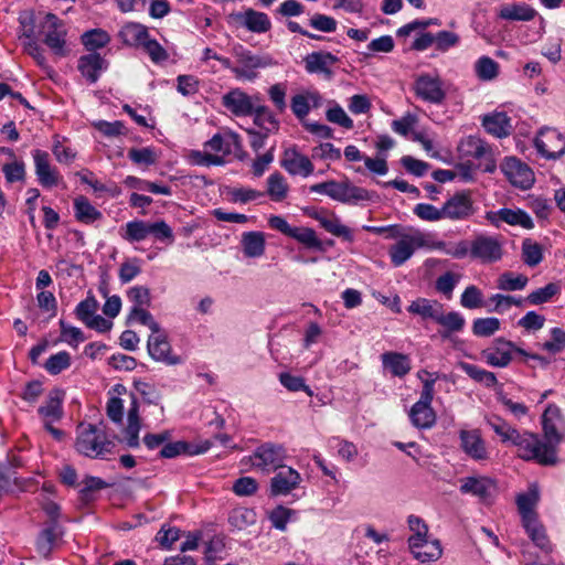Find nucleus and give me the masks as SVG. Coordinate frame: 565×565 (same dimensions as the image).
Segmentation results:
<instances>
[{
	"label": "nucleus",
	"instance_id": "obj_18",
	"mask_svg": "<svg viewBox=\"0 0 565 565\" xmlns=\"http://www.w3.org/2000/svg\"><path fill=\"white\" fill-rule=\"evenodd\" d=\"M63 529L58 522L45 523L36 539V552L43 557H49L56 542L62 537Z\"/></svg>",
	"mask_w": 565,
	"mask_h": 565
},
{
	"label": "nucleus",
	"instance_id": "obj_16",
	"mask_svg": "<svg viewBox=\"0 0 565 565\" xmlns=\"http://www.w3.org/2000/svg\"><path fill=\"white\" fill-rule=\"evenodd\" d=\"M241 26L253 33H266L271 28V21L265 12L247 9L232 14Z\"/></svg>",
	"mask_w": 565,
	"mask_h": 565
},
{
	"label": "nucleus",
	"instance_id": "obj_11",
	"mask_svg": "<svg viewBox=\"0 0 565 565\" xmlns=\"http://www.w3.org/2000/svg\"><path fill=\"white\" fill-rule=\"evenodd\" d=\"M414 90L418 98L430 104L439 105L446 98L443 81L430 74H420L414 83Z\"/></svg>",
	"mask_w": 565,
	"mask_h": 565
},
{
	"label": "nucleus",
	"instance_id": "obj_6",
	"mask_svg": "<svg viewBox=\"0 0 565 565\" xmlns=\"http://www.w3.org/2000/svg\"><path fill=\"white\" fill-rule=\"evenodd\" d=\"M397 238L398 241L388 250L391 262L395 267L406 263L416 249L426 246L425 234L412 227H403L402 235H398Z\"/></svg>",
	"mask_w": 565,
	"mask_h": 565
},
{
	"label": "nucleus",
	"instance_id": "obj_20",
	"mask_svg": "<svg viewBox=\"0 0 565 565\" xmlns=\"http://www.w3.org/2000/svg\"><path fill=\"white\" fill-rule=\"evenodd\" d=\"M281 167L292 175L308 177L313 172V164L309 158L299 153L296 149L285 150Z\"/></svg>",
	"mask_w": 565,
	"mask_h": 565
},
{
	"label": "nucleus",
	"instance_id": "obj_58",
	"mask_svg": "<svg viewBox=\"0 0 565 565\" xmlns=\"http://www.w3.org/2000/svg\"><path fill=\"white\" fill-rule=\"evenodd\" d=\"M461 278L460 274H455L452 271H446L441 276H439L436 280V289L447 296L448 298L451 296L456 285L459 282Z\"/></svg>",
	"mask_w": 565,
	"mask_h": 565
},
{
	"label": "nucleus",
	"instance_id": "obj_32",
	"mask_svg": "<svg viewBox=\"0 0 565 565\" xmlns=\"http://www.w3.org/2000/svg\"><path fill=\"white\" fill-rule=\"evenodd\" d=\"M412 554L422 563L436 562L441 557L443 548L438 540L419 542L417 547H409Z\"/></svg>",
	"mask_w": 565,
	"mask_h": 565
},
{
	"label": "nucleus",
	"instance_id": "obj_64",
	"mask_svg": "<svg viewBox=\"0 0 565 565\" xmlns=\"http://www.w3.org/2000/svg\"><path fill=\"white\" fill-rule=\"evenodd\" d=\"M542 349L553 354L565 349V331L557 327L551 329V340L544 342Z\"/></svg>",
	"mask_w": 565,
	"mask_h": 565
},
{
	"label": "nucleus",
	"instance_id": "obj_49",
	"mask_svg": "<svg viewBox=\"0 0 565 565\" xmlns=\"http://www.w3.org/2000/svg\"><path fill=\"white\" fill-rule=\"evenodd\" d=\"M70 365H71L70 353L66 351H61L56 354L51 355L46 360L44 367L50 374L57 375L62 371L68 369Z\"/></svg>",
	"mask_w": 565,
	"mask_h": 565
},
{
	"label": "nucleus",
	"instance_id": "obj_60",
	"mask_svg": "<svg viewBox=\"0 0 565 565\" xmlns=\"http://www.w3.org/2000/svg\"><path fill=\"white\" fill-rule=\"evenodd\" d=\"M527 277L524 275L514 276L512 273H504L500 276L499 288L503 290H521L527 284Z\"/></svg>",
	"mask_w": 565,
	"mask_h": 565
},
{
	"label": "nucleus",
	"instance_id": "obj_7",
	"mask_svg": "<svg viewBox=\"0 0 565 565\" xmlns=\"http://www.w3.org/2000/svg\"><path fill=\"white\" fill-rule=\"evenodd\" d=\"M533 146L545 160H558L565 156V135L553 127H542L533 139Z\"/></svg>",
	"mask_w": 565,
	"mask_h": 565
},
{
	"label": "nucleus",
	"instance_id": "obj_37",
	"mask_svg": "<svg viewBox=\"0 0 565 565\" xmlns=\"http://www.w3.org/2000/svg\"><path fill=\"white\" fill-rule=\"evenodd\" d=\"M436 322L445 329V331L441 332L443 338H448L452 332L461 331L466 323L465 318L459 312L451 311L445 315L443 309L440 310Z\"/></svg>",
	"mask_w": 565,
	"mask_h": 565
},
{
	"label": "nucleus",
	"instance_id": "obj_13",
	"mask_svg": "<svg viewBox=\"0 0 565 565\" xmlns=\"http://www.w3.org/2000/svg\"><path fill=\"white\" fill-rule=\"evenodd\" d=\"M260 98L249 96L243 90L232 89L222 97L223 106L235 116H250Z\"/></svg>",
	"mask_w": 565,
	"mask_h": 565
},
{
	"label": "nucleus",
	"instance_id": "obj_41",
	"mask_svg": "<svg viewBox=\"0 0 565 565\" xmlns=\"http://www.w3.org/2000/svg\"><path fill=\"white\" fill-rule=\"evenodd\" d=\"M149 236V223L145 221H130L125 226L121 237L130 243L141 242Z\"/></svg>",
	"mask_w": 565,
	"mask_h": 565
},
{
	"label": "nucleus",
	"instance_id": "obj_3",
	"mask_svg": "<svg viewBox=\"0 0 565 565\" xmlns=\"http://www.w3.org/2000/svg\"><path fill=\"white\" fill-rule=\"evenodd\" d=\"M268 225L270 228L284 234L285 236L294 238L309 249L324 252V245L329 247L334 245L333 239H328L326 243L320 241L313 228L291 226L286 218L280 215H270L268 218Z\"/></svg>",
	"mask_w": 565,
	"mask_h": 565
},
{
	"label": "nucleus",
	"instance_id": "obj_22",
	"mask_svg": "<svg viewBox=\"0 0 565 565\" xmlns=\"http://www.w3.org/2000/svg\"><path fill=\"white\" fill-rule=\"evenodd\" d=\"M339 58L330 52H312L305 58V66L308 73H321L328 78L332 77L333 73L330 68L331 65L335 64Z\"/></svg>",
	"mask_w": 565,
	"mask_h": 565
},
{
	"label": "nucleus",
	"instance_id": "obj_44",
	"mask_svg": "<svg viewBox=\"0 0 565 565\" xmlns=\"http://www.w3.org/2000/svg\"><path fill=\"white\" fill-rule=\"evenodd\" d=\"M522 259L530 267L539 265L543 259L542 246L531 238H525L522 242Z\"/></svg>",
	"mask_w": 565,
	"mask_h": 565
},
{
	"label": "nucleus",
	"instance_id": "obj_27",
	"mask_svg": "<svg viewBox=\"0 0 565 565\" xmlns=\"http://www.w3.org/2000/svg\"><path fill=\"white\" fill-rule=\"evenodd\" d=\"M540 500V492L535 484L531 486L524 493L516 497V505L521 515V522L534 518H539L535 508Z\"/></svg>",
	"mask_w": 565,
	"mask_h": 565
},
{
	"label": "nucleus",
	"instance_id": "obj_21",
	"mask_svg": "<svg viewBox=\"0 0 565 565\" xmlns=\"http://www.w3.org/2000/svg\"><path fill=\"white\" fill-rule=\"evenodd\" d=\"M77 68L88 83L94 84L100 72L107 68V62L99 53L93 52L78 58Z\"/></svg>",
	"mask_w": 565,
	"mask_h": 565
},
{
	"label": "nucleus",
	"instance_id": "obj_63",
	"mask_svg": "<svg viewBox=\"0 0 565 565\" xmlns=\"http://www.w3.org/2000/svg\"><path fill=\"white\" fill-rule=\"evenodd\" d=\"M476 76L483 82L494 78V61L489 56H481L475 64Z\"/></svg>",
	"mask_w": 565,
	"mask_h": 565
},
{
	"label": "nucleus",
	"instance_id": "obj_38",
	"mask_svg": "<svg viewBox=\"0 0 565 565\" xmlns=\"http://www.w3.org/2000/svg\"><path fill=\"white\" fill-rule=\"evenodd\" d=\"M497 218L510 224V225H520L523 228H532L534 226L532 218L530 215L518 209V210H511V209H501L497 211Z\"/></svg>",
	"mask_w": 565,
	"mask_h": 565
},
{
	"label": "nucleus",
	"instance_id": "obj_31",
	"mask_svg": "<svg viewBox=\"0 0 565 565\" xmlns=\"http://www.w3.org/2000/svg\"><path fill=\"white\" fill-rule=\"evenodd\" d=\"M383 366L394 376L403 377L411 371L409 358L397 352H385L381 355Z\"/></svg>",
	"mask_w": 565,
	"mask_h": 565
},
{
	"label": "nucleus",
	"instance_id": "obj_19",
	"mask_svg": "<svg viewBox=\"0 0 565 565\" xmlns=\"http://www.w3.org/2000/svg\"><path fill=\"white\" fill-rule=\"evenodd\" d=\"M522 526L524 527L532 543L537 548H540L545 554H551L553 552V544L546 533L545 526L542 524L539 518L522 521Z\"/></svg>",
	"mask_w": 565,
	"mask_h": 565
},
{
	"label": "nucleus",
	"instance_id": "obj_10",
	"mask_svg": "<svg viewBox=\"0 0 565 565\" xmlns=\"http://www.w3.org/2000/svg\"><path fill=\"white\" fill-rule=\"evenodd\" d=\"M147 349L149 355L157 362L167 365H178L183 362L181 356L172 353L167 333L161 328L157 332H151L148 338Z\"/></svg>",
	"mask_w": 565,
	"mask_h": 565
},
{
	"label": "nucleus",
	"instance_id": "obj_34",
	"mask_svg": "<svg viewBox=\"0 0 565 565\" xmlns=\"http://www.w3.org/2000/svg\"><path fill=\"white\" fill-rule=\"evenodd\" d=\"M74 212L76 220L85 224H92L103 217L102 212L83 195L74 200Z\"/></svg>",
	"mask_w": 565,
	"mask_h": 565
},
{
	"label": "nucleus",
	"instance_id": "obj_54",
	"mask_svg": "<svg viewBox=\"0 0 565 565\" xmlns=\"http://www.w3.org/2000/svg\"><path fill=\"white\" fill-rule=\"evenodd\" d=\"M191 445L186 441H174V443H164L162 448L159 451V456L161 458L172 459L182 454H198L199 451H191Z\"/></svg>",
	"mask_w": 565,
	"mask_h": 565
},
{
	"label": "nucleus",
	"instance_id": "obj_43",
	"mask_svg": "<svg viewBox=\"0 0 565 565\" xmlns=\"http://www.w3.org/2000/svg\"><path fill=\"white\" fill-rule=\"evenodd\" d=\"M82 42L87 50L96 51L105 47L110 42V36L102 29H93L82 35Z\"/></svg>",
	"mask_w": 565,
	"mask_h": 565
},
{
	"label": "nucleus",
	"instance_id": "obj_5",
	"mask_svg": "<svg viewBox=\"0 0 565 565\" xmlns=\"http://www.w3.org/2000/svg\"><path fill=\"white\" fill-rule=\"evenodd\" d=\"M437 376L424 381V387L419 399L412 406L408 416L413 426L418 429H429L436 423V413L431 407L434 398V385Z\"/></svg>",
	"mask_w": 565,
	"mask_h": 565
},
{
	"label": "nucleus",
	"instance_id": "obj_23",
	"mask_svg": "<svg viewBox=\"0 0 565 565\" xmlns=\"http://www.w3.org/2000/svg\"><path fill=\"white\" fill-rule=\"evenodd\" d=\"M460 492L477 497L481 502H488L490 498V489L493 481L483 477H466L460 479Z\"/></svg>",
	"mask_w": 565,
	"mask_h": 565
},
{
	"label": "nucleus",
	"instance_id": "obj_33",
	"mask_svg": "<svg viewBox=\"0 0 565 565\" xmlns=\"http://www.w3.org/2000/svg\"><path fill=\"white\" fill-rule=\"evenodd\" d=\"M527 352L512 342L497 339V367H504L513 360H523Z\"/></svg>",
	"mask_w": 565,
	"mask_h": 565
},
{
	"label": "nucleus",
	"instance_id": "obj_57",
	"mask_svg": "<svg viewBox=\"0 0 565 565\" xmlns=\"http://www.w3.org/2000/svg\"><path fill=\"white\" fill-rule=\"evenodd\" d=\"M460 303L467 309H476L483 306V296L476 286H468L461 295Z\"/></svg>",
	"mask_w": 565,
	"mask_h": 565
},
{
	"label": "nucleus",
	"instance_id": "obj_30",
	"mask_svg": "<svg viewBox=\"0 0 565 565\" xmlns=\"http://www.w3.org/2000/svg\"><path fill=\"white\" fill-rule=\"evenodd\" d=\"M536 10L526 3H510L501 7L499 17L508 21H531Z\"/></svg>",
	"mask_w": 565,
	"mask_h": 565
},
{
	"label": "nucleus",
	"instance_id": "obj_14",
	"mask_svg": "<svg viewBox=\"0 0 565 565\" xmlns=\"http://www.w3.org/2000/svg\"><path fill=\"white\" fill-rule=\"evenodd\" d=\"M45 20L47 31L45 32L43 42L54 54L64 56L66 54V30L63 28V22L53 13H47Z\"/></svg>",
	"mask_w": 565,
	"mask_h": 565
},
{
	"label": "nucleus",
	"instance_id": "obj_45",
	"mask_svg": "<svg viewBox=\"0 0 565 565\" xmlns=\"http://www.w3.org/2000/svg\"><path fill=\"white\" fill-rule=\"evenodd\" d=\"M124 183L129 188L139 190H147L154 194L171 195V188L167 185H160L154 182L139 179L137 177L128 175Z\"/></svg>",
	"mask_w": 565,
	"mask_h": 565
},
{
	"label": "nucleus",
	"instance_id": "obj_40",
	"mask_svg": "<svg viewBox=\"0 0 565 565\" xmlns=\"http://www.w3.org/2000/svg\"><path fill=\"white\" fill-rule=\"evenodd\" d=\"M470 256L482 260H491L494 256V238L478 236L470 244Z\"/></svg>",
	"mask_w": 565,
	"mask_h": 565
},
{
	"label": "nucleus",
	"instance_id": "obj_8",
	"mask_svg": "<svg viewBox=\"0 0 565 565\" xmlns=\"http://www.w3.org/2000/svg\"><path fill=\"white\" fill-rule=\"evenodd\" d=\"M500 169L510 184L516 189L526 191L535 183L534 171L516 157H505L500 164Z\"/></svg>",
	"mask_w": 565,
	"mask_h": 565
},
{
	"label": "nucleus",
	"instance_id": "obj_61",
	"mask_svg": "<svg viewBox=\"0 0 565 565\" xmlns=\"http://www.w3.org/2000/svg\"><path fill=\"white\" fill-rule=\"evenodd\" d=\"M149 235L159 242L171 244L174 241L172 228L164 221L149 223Z\"/></svg>",
	"mask_w": 565,
	"mask_h": 565
},
{
	"label": "nucleus",
	"instance_id": "obj_39",
	"mask_svg": "<svg viewBox=\"0 0 565 565\" xmlns=\"http://www.w3.org/2000/svg\"><path fill=\"white\" fill-rule=\"evenodd\" d=\"M440 310L441 306L437 301H431L426 298H418L408 307L411 313L418 315L425 319L430 318L434 321H436Z\"/></svg>",
	"mask_w": 565,
	"mask_h": 565
},
{
	"label": "nucleus",
	"instance_id": "obj_62",
	"mask_svg": "<svg viewBox=\"0 0 565 565\" xmlns=\"http://www.w3.org/2000/svg\"><path fill=\"white\" fill-rule=\"evenodd\" d=\"M97 307L98 303L93 297L82 300L75 308L76 318L86 324L95 316Z\"/></svg>",
	"mask_w": 565,
	"mask_h": 565
},
{
	"label": "nucleus",
	"instance_id": "obj_26",
	"mask_svg": "<svg viewBox=\"0 0 565 565\" xmlns=\"http://www.w3.org/2000/svg\"><path fill=\"white\" fill-rule=\"evenodd\" d=\"M149 35L148 28L138 22H127L118 32V36L122 43L134 47H141Z\"/></svg>",
	"mask_w": 565,
	"mask_h": 565
},
{
	"label": "nucleus",
	"instance_id": "obj_59",
	"mask_svg": "<svg viewBox=\"0 0 565 565\" xmlns=\"http://www.w3.org/2000/svg\"><path fill=\"white\" fill-rule=\"evenodd\" d=\"M61 328V338L63 341L68 343L70 345H77L81 342L85 341V335L83 331L77 328L66 323L64 320H60Z\"/></svg>",
	"mask_w": 565,
	"mask_h": 565
},
{
	"label": "nucleus",
	"instance_id": "obj_9",
	"mask_svg": "<svg viewBox=\"0 0 565 565\" xmlns=\"http://www.w3.org/2000/svg\"><path fill=\"white\" fill-rule=\"evenodd\" d=\"M285 458L286 452L282 446L268 443L259 446L249 457V461L254 468L263 472H271L284 468Z\"/></svg>",
	"mask_w": 565,
	"mask_h": 565
},
{
	"label": "nucleus",
	"instance_id": "obj_55",
	"mask_svg": "<svg viewBox=\"0 0 565 565\" xmlns=\"http://www.w3.org/2000/svg\"><path fill=\"white\" fill-rule=\"evenodd\" d=\"M141 47L147 52L153 63H161L168 60L169 54L166 49L150 36L143 42Z\"/></svg>",
	"mask_w": 565,
	"mask_h": 565
},
{
	"label": "nucleus",
	"instance_id": "obj_47",
	"mask_svg": "<svg viewBox=\"0 0 565 565\" xmlns=\"http://www.w3.org/2000/svg\"><path fill=\"white\" fill-rule=\"evenodd\" d=\"M252 115H254L255 125H257L262 129L266 130L267 127L265 126V124L270 125L271 130L276 131L279 129L278 119L275 117L273 111H270V109L267 106L262 105L257 102L255 106V111Z\"/></svg>",
	"mask_w": 565,
	"mask_h": 565
},
{
	"label": "nucleus",
	"instance_id": "obj_36",
	"mask_svg": "<svg viewBox=\"0 0 565 565\" xmlns=\"http://www.w3.org/2000/svg\"><path fill=\"white\" fill-rule=\"evenodd\" d=\"M370 198L367 190L349 182H341L337 201L347 204H356L360 201H367Z\"/></svg>",
	"mask_w": 565,
	"mask_h": 565
},
{
	"label": "nucleus",
	"instance_id": "obj_15",
	"mask_svg": "<svg viewBox=\"0 0 565 565\" xmlns=\"http://www.w3.org/2000/svg\"><path fill=\"white\" fill-rule=\"evenodd\" d=\"M35 174L39 182L46 188L55 186L58 183V172L50 163V154L46 151L35 149L32 151Z\"/></svg>",
	"mask_w": 565,
	"mask_h": 565
},
{
	"label": "nucleus",
	"instance_id": "obj_12",
	"mask_svg": "<svg viewBox=\"0 0 565 565\" xmlns=\"http://www.w3.org/2000/svg\"><path fill=\"white\" fill-rule=\"evenodd\" d=\"M306 214L311 218L318 221L320 226L328 233L337 237H341L347 242L354 241V236L351 228L343 225L341 223V220L334 213H330L326 210H306Z\"/></svg>",
	"mask_w": 565,
	"mask_h": 565
},
{
	"label": "nucleus",
	"instance_id": "obj_1",
	"mask_svg": "<svg viewBox=\"0 0 565 565\" xmlns=\"http://www.w3.org/2000/svg\"><path fill=\"white\" fill-rule=\"evenodd\" d=\"M544 439L532 433L520 434L504 420L497 418V435L502 443L518 448L520 458L535 461L541 466H554L558 462L557 446L565 437V419L555 404H548L542 415Z\"/></svg>",
	"mask_w": 565,
	"mask_h": 565
},
{
	"label": "nucleus",
	"instance_id": "obj_28",
	"mask_svg": "<svg viewBox=\"0 0 565 565\" xmlns=\"http://www.w3.org/2000/svg\"><path fill=\"white\" fill-rule=\"evenodd\" d=\"M459 436L461 441V448L467 455L475 459L484 458L486 447L479 430H461Z\"/></svg>",
	"mask_w": 565,
	"mask_h": 565
},
{
	"label": "nucleus",
	"instance_id": "obj_25",
	"mask_svg": "<svg viewBox=\"0 0 565 565\" xmlns=\"http://www.w3.org/2000/svg\"><path fill=\"white\" fill-rule=\"evenodd\" d=\"M491 146L477 136H469L458 145V152L462 159H482L491 156Z\"/></svg>",
	"mask_w": 565,
	"mask_h": 565
},
{
	"label": "nucleus",
	"instance_id": "obj_51",
	"mask_svg": "<svg viewBox=\"0 0 565 565\" xmlns=\"http://www.w3.org/2000/svg\"><path fill=\"white\" fill-rule=\"evenodd\" d=\"M280 384L290 392H299L303 391L309 396L313 395V392L310 387L305 383V379L301 376L292 375L288 372H282L279 374Z\"/></svg>",
	"mask_w": 565,
	"mask_h": 565
},
{
	"label": "nucleus",
	"instance_id": "obj_52",
	"mask_svg": "<svg viewBox=\"0 0 565 565\" xmlns=\"http://www.w3.org/2000/svg\"><path fill=\"white\" fill-rule=\"evenodd\" d=\"M128 158L136 164L151 166L154 164L158 156L153 148H131L128 151Z\"/></svg>",
	"mask_w": 565,
	"mask_h": 565
},
{
	"label": "nucleus",
	"instance_id": "obj_24",
	"mask_svg": "<svg viewBox=\"0 0 565 565\" xmlns=\"http://www.w3.org/2000/svg\"><path fill=\"white\" fill-rule=\"evenodd\" d=\"M301 478L298 471L288 467L281 468V470L271 479L270 490L271 494H287L299 484Z\"/></svg>",
	"mask_w": 565,
	"mask_h": 565
},
{
	"label": "nucleus",
	"instance_id": "obj_29",
	"mask_svg": "<svg viewBox=\"0 0 565 565\" xmlns=\"http://www.w3.org/2000/svg\"><path fill=\"white\" fill-rule=\"evenodd\" d=\"M64 392L55 388L50 392L44 405L40 406L38 412L44 420H60L63 416Z\"/></svg>",
	"mask_w": 565,
	"mask_h": 565
},
{
	"label": "nucleus",
	"instance_id": "obj_17",
	"mask_svg": "<svg viewBox=\"0 0 565 565\" xmlns=\"http://www.w3.org/2000/svg\"><path fill=\"white\" fill-rule=\"evenodd\" d=\"M443 217L450 220H463L472 212L471 200L468 194L461 192L451 196L441 207Z\"/></svg>",
	"mask_w": 565,
	"mask_h": 565
},
{
	"label": "nucleus",
	"instance_id": "obj_50",
	"mask_svg": "<svg viewBox=\"0 0 565 565\" xmlns=\"http://www.w3.org/2000/svg\"><path fill=\"white\" fill-rule=\"evenodd\" d=\"M131 321H138L143 326H147L151 332L159 331L160 324L153 319L152 315L147 311L143 307H132L128 318L127 323H130Z\"/></svg>",
	"mask_w": 565,
	"mask_h": 565
},
{
	"label": "nucleus",
	"instance_id": "obj_56",
	"mask_svg": "<svg viewBox=\"0 0 565 565\" xmlns=\"http://www.w3.org/2000/svg\"><path fill=\"white\" fill-rule=\"evenodd\" d=\"M181 531L175 526L163 524L156 535V541L167 550H170L174 542L180 539Z\"/></svg>",
	"mask_w": 565,
	"mask_h": 565
},
{
	"label": "nucleus",
	"instance_id": "obj_4",
	"mask_svg": "<svg viewBox=\"0 0 565 565\" xmlns=\"http://www.w3.org/2000/svg\"><path fill=\"white\" fill-rule=\"evenodd\" d=\"M234 56L237 65L232 68V73L237 78L247 81H254L258 76V70L266 68L275 64L269 54H254L243 45L234 47Z\"/></svg>",
	"mask_w": 565,
	"mask_h": 565
},
{
	"label": "nucleus",
	"instance_id": "obj_46",
	"mask_svg": "<svg viewBox=\"0 0 565 565\" xmlns=\"http://www.w3.org/2000/svg\"><path fill=\"white\" fill-rule=\"evenodd\" d=\"M288 186L285 182V178L279 173L275 172L268 177L267 180V193L276 202L282 201L287 196Z\"/></svg>",
	"mask_w": 565,
	"mask_h": 565
},
{
	"label": "nucleus",
	"instance_id": "obj_35",
	"mask_svg": "<svg viewBox=\"0 0 565 565\" xmlns=\"http://www.w3.org/2000/svg\"><path fill=\"white\" fill-rule=\"evenodd\" d=\"M265 236L262 232L243 234L242 246L244 255L250 258L260 257L265 253Z\"/></svg>",
	"mask_w": 565,
	"mask_h": 565
},
{
	"label": "nucleus",
	"instance_id": "obj_53",
	"mask_svg": "<svg viewBox=\"0 0 565 565\" xmlns=\"http://www.w3.org/2000/svg\"><path fill=\"white\" fill-rule=\"evenodd\" d=\"M558 292H559L558 285L554 284V282H550L546 286L532 291L527 296V301L534 306L541 305V303L547 302L550 299H552Z\"/></svg>",
	"mask_w": 565,
	"mask_h": 565
},
{
	"label": "nucleus",
	"instance_id": "obj_48",
	"mask_svg": "<svg viewBox=\"0 0 565 565\" xmlns=\"http://www.w3.org/2000/svg\"><path fill=\"white\" fill-rule=\"evenodd\" d=\"M459 367L476 382L482 383L487 386L494 385V373L466 362H461Z\"/></svg>",
	"mask_w": 565,
	"mask_h": 565
},
{
	"label": "nucleus",
	"instance_id": "obj_2",
	"mask_svg": "<svg viewBox=\"0 0 565 565\" xmlns=\"http://www.w3.org/2000/svg\"><path fill=\"white\" fill-rule=\"evenodd\" d=\"M115 443L109 440L105 433L94 424H81L77 428L75 449L78 454L97 459H106L113 454Z\"/></svg>",
	"mask_w": 565,
	"mask_h": 565
},
{
	"label": "nucleus",
	"instance_id": "obj_42",
	"mask_svg": "<svg viewBox=\"0 0 565 565\" xmlns=\"http://www.w3.org/2000/svg\"><path fill=\"white\" fill-rule=\"evenodd\" d=\"M413 535L408 539V547H417L419 542L427 540L428 526L425 521L417 515H409L407 520Z\"/></svg>",
	"mask_w": 565,
	"mask_h": 565
}]
</instances>
